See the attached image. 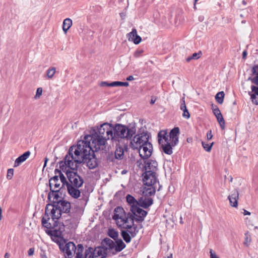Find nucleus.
Returning <instances> with one entry per match:
<instances>
[{
	"label": "nucleus",
	"instance_id": "nucleus-1",
	"mask_svg": "<svg viewBox=\"0 0 258 258\" xmlns=\"http://www.w3.org/2000/svg\"><path fill=\"white\" fill-rule=\"evenodd\" d=\"M94 151H96L90 142H88L87 140L80 141L77 146L70 147L69 152L64 157V161L59 163V167L63 170L66 166L71 170H77L78 165L84 163L90 169H94L98 165Z\"/></svg>",
	"mask_w": 258,
	"mask_h": 258
},
{
	"label": "nucleus",
	"instance_id": "nucleus-2",
	"mask_svg": "<svg viewBox=\"0 0 258 258\" xmlns=\"http://www.w3.org/2000/svg\"><path fill=\"white\" fill-rule=\"evenodd\" d=\"M113 131V126L108 123H104L100 126L94 137H89L91 138L90 142L95 151L103 150L106 141L109 139L112 141Z\"/></svg>",
	"mask_w": 258,
	"mask_h": 258
},
{
	"label": "nucleus",
	"instance_id": "nucleus-3",
	"mask_svg": "<svg viewBox=\"0 0 258 258\" xmlns=\"http://www.w3.org/2000/svg\"><path fill=\"white\" fill-rule=\"evenodd\" d=\"M143 196L144 197H149L154 195L156 188V173L151 171H145L143 173Z\"/></svg>",
	"mask_w": 258,
	"mask_h": 258
},
{
	"label": "nucleus",
	"instance_id": "nucleus-4",
	"mask_svg": "<svg viewBox=\"0 0 258 258\" xmlns=\"http://www.w3.org/2000/svg\"><path fill=\"white\" fill-rule=\"evenodd\" d=\"M61 215V213L55 204L53 205L47 204L45 207V215L41 220L42 225L47 229L50 228L51 224L48 222V221L50 219V217L53 221L56 222Z\"/></svg>",
	"mask_w": 258,
	"mask_h": 258
},
{
	"label": "nucleus",
	"instance_id": "nucleus-5",
	"mask_svg": "<svg viewBox=\"0 0 258 258\" xmlns=\"http://www.w3.org/2000/svg\"><path fill=\"white\" fill-rule=\"evenodd\" d=\"M136 133L135 128H128L126 126L117 124L113 127L112 142H119L123 139H130Z\"/></svg>",
	"mask_w": 258,
	"mask_h": 258
},
{
	"label": "nucleus",
	"instance_id": "nucleus-6",
	"mask_svg": "<svg viewBox=\"0 0 258 258\" xmlns=\"http://www.w3.org/2000/svg\"><path fill=\"white\" fill-rule=\"evenodd\" d=\"M158 142L161 145L163 151L166 154L171 155L172 153L171 143L168 141V137L166 136V132L161 131L158 135Z\"/></svg>",
	"mask_w": 258,
	"mask_h": 258
},
{
	"label": "nucleus",
	"instance_id": "nucleus-7",
	"mask_svg": "<svg viewBox=\"0 0 258 258\" xmlns=\"http://www.w3.org/2000/svg\"><path fill=\"white\" fill-rule=\"evenodd\" d=\"M75 170H67L66 174L69 180L67 185L75 186L76 187H81L84 183V179Z\"/></svg>",
	"mask_w": 258,
	"mask_h": 258
},
{
	"label": "nucleus",
	"instance_id": "nucleus-8",
	"mask_svg": "<svg viewBox=\"0 0 258 258\" xmlns=\"http://www.w3.org/2000/svg\"><path fill=\"white\" fill-rule=\"evenodd\" d=\"M149 135L147 132L138 134L134 136L131 142V147L134 149H138L142 145L149 141Z\"/></svg>",
	"mask_w": 258,
	"mask_h": 258
},
{
	"label": "nucleus",
	"instance_id": "nucleus-9",
	"mask_svg": "<svg viewBox=\"0 0 258 258\" xmlns=\"http://www.w3.org/2000/svg\"><path fill=\"white\" fill-rule=\"evenodd\" d=\"M132 214H128V219L133 218L137 222H142L147 214V212L140 208L139 206L130 208Z\"/></svg>",
	"mask_w": 258,
	"mask_h": 258
},
{
	"label": "nucleus",
	"instance_id": "nucleus-10",
	"mask_svg": "<svg viewBox=\"0 0 258 258\" xmlns=\"http://www.w3.org/2000/svg\"><path fill=\"white\" fill-rule=\"evenodd\" d=\"M112 218L115 220L117 226H124L125 221L129 219L128 217L125 216L123 209L120 207L115 208Z\"/></svg>",
	"mask_w": 258,
	"mask_h": 258
},
{
	"label": "nucleus",
	"instance_id": "nucleus-11",
	"mask_svg": "<svg viewBox=\"0 0 258 258\" xmlns=\"http://www.w3.org/2000/svg\"><path fill=\"white\" fill-rule=\"evenodd\" d=\"M140 157L143 159H148L152 154L153 147L152 144L148 141L138 149Z\"/></svg>",
	"mask_w": 258,
	"mask_h": 258
},
{
	"label": "nucleus",
	"instance_id": "nucleus-12",
	"mask_svg": "<svg viewBox=\"0 0 258 258\" xmlns=\"http://www.w3.org/2000/svg\"><path fill=\"white\" fill-rule=\"evenodd\" d=\"M125 225L123 226H118V227L126 229L125 230L128 232L132 237H135L138 232L137 227L133 226L134 225V219L133 218L129 219L125 221Z\"/></svg>",
	"mask_w": 258,
	"mask_h": 258
},
{
	"label": "nucleus",
	"instance_id": "nucleus-13",
	"mask_svg": "<svg viewBox=\"0 0 258 258\" xmlns=\"http://www.w3.org/2000/svg\"><path fill=\"white\" fill-rule=\"evenodd\" d=\"M49 183L52 195H53V192H58L62 187L56 176L51 178L49 179Z\"/></svg>",
	"mask_w": 258,
	"mask_h": 258
},
{
	"label": "nucleus",
	"instance_id": "nucleus-14",
	"mask_svg": "<svg viewBox=\"0 0 258 258\" xmlns=\"http://www.w3.org/2000/svg\"><path fill=\"white\" fill-rule=\"evenodd\" d=\"M179 134V128L178 127H175L169 133V136L166 134L168 137V141L171 143L173 146H175L178 142V135Z\"/></svg>",
	"mask_w": 258,
	"mask_h": 258
},
{
	"label": "nucleus",
	"instance_id": "nucleus-15",
	"mask_svg": "<svg viewBox=\"0 0 258 258\" xmlns=\"http://www.w3.org/2000/svg\"><path fill=\"white\" fill-rule=\"evenodd\" d=\"M55 204L61 213H68L70 212L71 204L69 202L66 200H60Z\"/></svg>",
	"mask_w": 258,
	"mask_h": 258
},
{
	"label": "nucleus",
	"instance_id": "nucleus-16",
	"mask_svg": "<svg viewBox=\"0 0 258 258\" xmlns=\"http://www.w3.org/2000/svg\"><path fill=\"white\" fill-rule=\"evenodd\" d=\"M76 246L72 242H69L66 243L63 248V251L68 258H71L73 257V254L76 252Z\"/></svg>",
	"mask_w": 258,
	"mask_h": 258
},
{
	"label": "nucleus",
	"instance_id": "nucleus-17",
	"mask_svg": "<svg viewBox=\"0 0 258 258\" xmlns=\"http://www.w3.org/2000/svg\"><path fill=\"white\" fill-rule=\"evenodd\" d=\"M126 37L129 41L133 42L135 44H139L142 41L141 37L137 34V31L135 28L128 33Z\"/></svg>",
	"mask_w": 258,
	"mask_h": 258
},
{
	"label": "nucleus",
	"instance_id": "nucleus-18",
	"mask_svg": "<svg viewBox=\"0 0 258 258\" xmlns=\"http://www.w3.org/2000/svg\"><path fill=\"white\" fill-rule=\"evenodd\" d=\"M145 171H153L156 173L157 170L158 163L154 160H149L145 161Z\"/></svg>",
	"mask_w": 258,
	"mask_h": 258
},
{
	"label": "nucleus",
	"instance_id": "nucleus-19",
	"mask_svg": "<svg viewBox=\"0 0 258 258\" xmlns=\"http://www.w3.org/2000/svg\"><path fill=\"white\" fill-rule=\"evenodd\" d=\"M239 193L237 189H234L231 194L228 196L230 205L233 207H237L238 206V200Z\"/></svg>",
	"mask_w": 258,
	"mask_h": 258
},
{
	"label": "nucleus",
	"instance_id": "nucleus-20",
	"mask_svg": "<svg viewBox=\"0 0 258 258\" xmlns=\"http://www.w3.org/2000/svg\"><path fill=\"white\" fill-rule=\"evenodd\" d=\"M138 202V206L147 209L153 204V201L151 198L141 197L139 199Z\"/></svg>",
	"mask_w": 258,
	"mask_h": 258
},
{
	"label": "nucleus",
	"instance_id": "nucleus-21",
	"mask_svg": "<svg viewBox=\"0 0 258 258\" xmlns=\"http://www.w3.org/2000/svg\"><path fill=\"white\" fill-rule=\"evenodd\" d=\"M67 190L69 195L75 199L78 198L81 195L80 187H76L75 186L67 185Z\"/></svg>",
	"mask_w": 258,
	"mask_h": 258
},
{
	"label": "nucleus",
	"instance_id": "nucleus-22",
	"mask_svg": "<svg viewBox=\"0 0 258 258\" xmlns=\"http://www.w3.org/2000/svg\"><path fill=\"white\" fill-rule=\"evenodd\" d=\"M107 254V253L104 247H97L94 249V258H104Z\"/></svg>",
	"mask_w": 258,
	"mask_h": 258
},
{
	"label": "nucleus",
	"instance_id": "nucleus-23",
	"mask_svg": "<svg viewBox=\"0 0 258 258\" xmlns=\"http://www.w3.org/2000/svg\"><path fill=\"white\" fill-rule=\"evenodd\" d=\"M251 91L248 92L252 102L256 105L258 104V87L254 85L251 87Z\"/></svg>",
	"mask_w": 258,
	"mask_h": 258
},
{
	"label": "nucleus",
	"instance_id": "nucleus-24",
	"mask_svg": "<svg viewBox=\"0 0 258 258\" xmlns=\"http://www.w3.org/2000/svg\"><path fill=\"white\" fill-rule=\"evenodd\" d=\"M103 246L105 248L106 252L108 250L111 251L114 250L115 242L111 239L106 238H105L102 242Z\"/></svg>",
	"mask_w": 258,
	"mask_h": 258
},
{
	"label": "nucleus",
	"instance_id": "nucleus-25",
	"mask_svg": "<svg viewBox=\"0 0 258 258\" xmlns=\"http://www.w3.org/2000/svg\"><path fill=\"white\" fill-rule=\"evenodd\" d=\"M30 155V151H27L17 158L14 163V167L19 166L22 163L25 161Z\"/></svg>",
	"mask_w": 258,
	"mask_h": 258
},
{
	"label": "nucleus",
	"instance_id": "nucleus-26",
	"mask_svg": "<svg viewBox=\"0 0 258 258\" xmlns=\"http://www.w3.org/2000/svg\"><path fill=\"white\" fill-rule=\"evenodd\" d=\"M73 25V21L70 18H66L65 19L62 23V30L63 33L66 34L70 29V28L72 27Z\"/></svg>",
	"mask_w": 258,
	"mask_h": 258
},
{
	"label": "nucleus",
	"instance_id": "nucleus-27",
	"mask_svg": "<svg viewBox=\"0 0 258 258\" xmlns=\"http://www.w3.org/2000/svg\"><path fill=\"white\" fill-rule=\"evenodd\" d=\"M54 176H56L57 178L59 177L60 180V182L62 183V186H63L65 184L67 185V183H69V182L67 181L66 177L60 170L55 169L54 170Z\"/></svg>",
	"mask_w": 258,
	"mask_h": 258
},
{
	"label": "nucleus",
	"instance_id": "nucleus-28",
	"mask_svg": "<svg viewBox=\"0 0 258 258\" xmlns=\"http://www.w3.org/2000/svg\"><path fill=\"white\" fill-rule=\"evenodd\" d=\"M125 244L121 239H117L115 242L114 250L120 252L125 247Z\"/></svg>",
	"mask_w": 258,
	"mask_h": 258
},
{
	"label": "nucleus",
	"instance_id": "nucleus-29",
	"mask_svg": "<svg viewBox=\"0 0 258 258\" xmlns=\"http://www.w3.org/2000/svg\"><path fill=\"white\" fill-rule=\"evenodd\" d=\"M126 200L127 203L130 206V208L138 206V201H137L136 199L131 195H127L126 196Z\"/></svg>",
	"mask_w": 258,
	"mask_h": 258
},
{
	"label": "nucleus",
	"instance_id": "nucleus-30",
	"mask_svg": "<svg viewBox=\"0 0 258 258\" xmlns=\"http://www.w3.org/2000/svg\"><path fill=\"white\" fill-rule=\"evenodd\" d=\"M84 250V247L83 245L81 244H79L76 247V250L75 253L76 254V255L75 258H84L83 252Z\"/></svg>",
	"mask_w": 258,
	"mask_h": 258
},
{
	"label": "nucleus",
	"instance_id": "nucleus-31",
	"mask_svg": "<svg viewBox=\"0 0 258 258\" xmlns=\"http://www.w3.org/2000/svg\"><path fill=\"white\" fill-rule=\"evenodd\" d=\"M46 73L47 79H52L56 73V68L53 67H49Z\"/></svg>",
	"mask_w": 258,
	"mask_h": 258
},
{
	"label": "nucleus",
	"instance_id": "nucleus-32",
	"mask_svg": "<svg viewBox=\"0 0 258 258\" xmlns=\"http://www.w3.org/2000/svg\"><path fill=\"white\" fill-rule=\"evenodd\" d=\"M121 235L123 240L126 242L129 243L131 242V238L132 237L127 231L125 230H122L121 232Z\"/></svg>",
	"mask_w": 258,
	"mask_h": 258
},
{
	"label": "nucleus",
	"instance_id": "nucleus-33",
	"mask_svg": "<svg viewBox=\"0 0 258 258\" xmlns=\"http://www.w3.org/2000/svg\"><path fill=\"white\" fill-rule=\"evenodd\" d=\"M124 155V151L122 148H117L115 152V158L117 159H121Z\"/></svg>",
	"mask_w": 258,
	"mask_h": 258
},
{
	"label": "nucleus",
	"instance_id": "nucleus-34",
	"mask_svg": "<svg viewBox=\"0 0 258 258\" xmlns=\"http://www.w3.org/2000/svg\"><path fill=\"white\" fill-rule=\"evenodd\" d=\"M84 258H94V249L92 247H89L85 250Z\"/></svg>",
	"mask_w": 258,
	"mask_h": 258
},
{
	"label": "nucleus",
	"instance_id": "nucleus-35",
	"mask_svg": "<svg viewBox=\"0 0 258 258\" xmlns=\"http://www.w3.org/2000/svg\"><path fill=\"white\" fill-rule=\"evenodd\" d=\"M224 93L223 91L218 92L215 96V99L218 103L222 104L223 102Z\"/></svg>",
	"mask_w": 258,
	"mask_h": 258
},
{
	"label": "nucleus",
	"instance_id": "nucleus-36",
	"mask_svg": "<svg viewBox=\"0 0 258 258\" xmlns=\"http://www.w3.org/2000/svg\"><path fill=\"white\" fill-rule=\"evenodd\" d=\"M108 235L114 240H116L118 236V233L113 229H109L108 231Z\"/></svg>",
	"mask_w": 258,
	"mask_h": 258
},
{
	"label": "nucleus",
	"instance_id": "nucleus-37",
	"mask_svg": "<svg viewBox=\"0 0 258 258\" xmlns=\"http://www.w3.org/2000/svg\"><path fill=\"white\" fill-rule=\"evenodd\" d=\"M217 121H218L222 129H224L225 128V121L223 117L222 114H220L218 116H216Z\"/></svg>",
	"mask_w": 258,
	"mask_h": 258
},
{
	"label": "nucleus",
	"instance_id": "nucleus-38",
	"mask_svg": "<svg viewBox=\"0 0 258 258\" xmlns=\"http://www.w3.org/2000/svg\"><path fill=\"white\" fill-rule=\"evenodd\" d=\"M56 233H57V232H54L53 234H52L51 235V239L53 241H54L56 243L59 244L62 241V238H61V237L58 236L56 234Z\"/></svg>",
	"mask_w": 258,
	"mask_h": 258
},
{
	"label": "nucleus",
	"instance_id": "nucleus-39",
	"mask_svg": "<svg viewBox=\"0 0 258 258\" xmlns=\"http://www.w3.org/2000/svg\"><path fill=\"white\" fill-rule=\"evenodd\" d=\"M251 237L250 235L248 234V232H246L245 233V237H244V245L246 246H248L251 242Z\"/></svg>",
	"mask_w": 258,
	"mask_h": 258
},
{
	"label": "nucleus",
	"instance_id": "nucleus-40",
	"mask_svg": "<svg viewBox=\"0 0 258 258\" xmlns=\"http://www.w3.org/2000/svg\"><path fill=\"white\" fill-rule=\"evenodd\" d=\"M201 53H194L191 56L186 58V60L187 62L190 61L192 59H197L200 58Z\"/></svg>",
	"mask_w": 258,
	"mask_h": 258
},
{
	"label": "nucleus",
	"instance_id": "nucleus-41",
	"mask_svg": "<svg viewBox=\"0 0 258 258\" xmlns=\"http://www.w3.org/2000/svg\"><path fill=\"white\" fill-rule=\"evenodd\" d=\"M248 80L251 81L253 84L257 86L256 87H258V75L254 77H250L248 78Z\"/></svg>",
	"mask_w": 258,
	"mask_h": 258
},
{
	"label": "nucleus",
	"instance_id": "nucleus-42",
	"mask_svg": "<svg viewBox=\"0 0 258 258\" xmlns=\"http://www.w3.org/2000/svg\"><path fill=\"white\" fill-rule=\"evenodd\" d=\"M202 146L203 148L207 152H210L211 150V146H209V144L204 142H202Z\"/></svg>",
	"mask_w": 258,
	"mask_h": 258
},
{
	"label": "nucleus",
	"instance_id": "nucleus-43",
	"mask_svg": "<svg viewBox=\"0 0 258 258\" xmlns=\"http://www.w3.org/2000/svg\"><path fill=\"white\" fill-rule=\"evenodd\" d=\"M212 110L213 112L215 115V116H218V115L221 113L220 109L217 106H213Z\"/></svg>",
	"mask_w": 258,
	"mask_h": 258
},
{
	"label": "nucleus",
	"instance_id": "nucleus-44",
	"mask_svg": "<svg viewBox=\"0 0 258 258\" xmlns=\"http://www.w3.org/2000/svg\"><path fill=\"white\" fill-rule=\"evenodd\" d=\"M14 174V170L13 169H9L7 171V177L9 179H11Z\"/></svg>",
	"mask_w": 258,
	"mask_h": 258
},
{
	"label": "nucleus",
	"instance_id": "nucleus-45",
	"mask_svg": "<svg viewBox=\"0 0 258 258\" xmlns=\"http://www.w3.org/2000/svg\"><path fill=\"white\" fill-rule=\"evenodd\" d=\"M252 73L255 76H258V64L254 65L252 68Z\"/></svg>",
	"mask_w": 258,
	"mask_h": 258
},
{
	"label": "nucleus",
	"instance_id": "nucleus-46",
	"mask_svg": "<svg viewBox=\"0 0 258 258\" xmlns=\"http://www.w3.org/2000/svg\"><path fill=\"white\" fill-rule=\"evenodd\" d=\"M182 111H183L182 116L186 119H188L190 117V114H189L187 109H186L185 110H183Z\"/></svg>",
	"mask_w": 258,
	"mask_h": 258
},
{
	"label": "nucleus",
	"instance_id": "nucleus-47",
	"mask_svg": "<svg viewBox=\"0 0 258 258\" xmlns=\"http://www.w3.org/2000/svg\"><path fill=\"white\" fill-rule=\"evenodd\" d=\"M112 82L108 83L107 82H101L100 84L101 87H112Z\"/></svg>",
	"mask_w": 258,
	"mask_h": 258
},
{
	"label": "nucleus",
	"instance_id": "nucleus-48",
	"mask_svg": "<svg viewBox=\"0 0 258 258\" xmlns=\"http://www.w3.org/2000/svg\"><path fill=\"white\" fill-rule=\"evenodd\" d=\"M51 196L54 197V200L55 199L56 200H57L58 198L59 197L57 192H53V195H52V191L50 192L48 194V199H50Z\"/></svg>",
	"mask_w": 258,
	"mask_h": 258
},
{
	"label": "nucleus",
	"instance_id": "nucleus-49",
	"mask_svg": "<svg viewBox=\"0 0 258 258\" xmlns=\"http://www.w3.org/2000/svg\"><path fill=\"white\" fill-rule=\"evenodd\" d=\"M143 51H144L142 49L137 50L134 52V56L137 58L141 56V54L143 52Z\"/></svg>",
	"mask_w": 258,
	"mask_h": 258
},
{
	"label": "nucleus",
	"instance_id": "nucleus-50",
	"mask_svg": "<svg viewBox=\"0 0 258 258\" xmlns=\"http://www.w3.org/2000/svg\"><path fill=\"white\" fill-rule=\"evenodd\" d=\"M42 93V89L41 88H38L36 91L35 98H39Z\"/></svg>",
	"mask_w": 258,
	"mask_h": 258
},
{
	"label": "nucleus",
	"instance_id": "nucleus-51",
	"mask_svg": "<svg viewBox=\"0 0 258 258\" xmlns=\"http://www.w3.org/2000/svg\"><path fill=\"white\" fill-rule=\"evenodd\" d=\"M210 258H219V256L216 254V253L211 249L210 250Z\"/></svg>",
	"mask_w": 258,
	"mask_h": 258
},
{
	"label": "nucleus",
	"instance_id": "nucleus-52",
	"mask_svg": "<svg viewBox=\"0 0 258 258\" xmlns=\"http://www.w3.org/2000/svg\"><path fill=\"white\" fill-rule=\"evenodd\" d=\"M180 108L181 110H185L187 109L184 98H182V102L181 103Z\"/></svg>",
	"mask_w": 258,
	"mask_h": 258
},
{
	"label": "nucleus",
	"instance_id": "nucleus-53",
	"mask_svg": "<svg viewBox=\"0 0 258 258\" xmlns=\"http://www.w3.org/2000/svg\"><path fill=\"white\" fill-rule=\"evenodd\" d=\"M112 87L122 86V82L115 81L112 82Z\"/></svg>",
	"mask_w": 258,
	"mask_h": 258
},
{
	"label": "nucleus",
	"instance_id": "nucleus-54",
	"mask_svg": "<svg viewBox=\"0 0 258 258\" xmlns=\"http://www.w3.org/2000/svg\"><path fill=\"white\" fill-rule=\"evenodd\" d=\"M213 137V135L212 134V131L210 130L208 132V133H207V139L208 140H210L211 139H212Z\"/></svg>",
	"mask_w": 258,
	"mask_h": 258
},
{
	"label": "nucleus",
	"instance_id": "nucleus-55",
	"mask_svg": "<svg viewBox=\"0 0 258 258\" xmlns=\"http://www.w3.org/2000/svg\"><path fill=\"white\" fill-rule=\"evenodd\" d=\"M34 248H31L28 251V254L29 256H31L34 254Z\"/></svg>",
	"mask_w": 258,
	"mask_h": 258
},
{
	"label": "nucleus",
	"instance_id": "nucleus-56",
	"mask_svg": "<svg viewBox=\"0 0 258 258\" xmlns=\"http://www.w3.org/2000/svg\"><path fill=\"white\" fill-rule=\"evenodd\" d=\"M134 80V78L133 76H129L127 78H126V80L127 81H133Z\"/></svg>",
	"mask_w": 258,
	"mask_h": 258
},
{
	"label": "nucleus",
	"instance_id": "nucleus-57",
	"mask_svg": "<svg viewBox=\"0 0 258 258\" xmlns=\"http://www.w3.org/2000/svg\"><path fill=\"white\" fill-rule=\"evenodd\" d=\"M129 86V83L127 82H122V86L127 87Z\"/></svg>",
	"mask_w": 258,
	"mask_h": 258
},
{
	"label": "nucleus",
	"instance_id": "nucleus-58",
	"mask_svg": "<svg viewBox=\"0 0 258 258\" xmlns=\"http://www.w3.org/2000/svg\"><path fill=\"white\" fill-rule=\"evenodd\" d=\"M247 55V52L246 51H244L242 53V57L243 58L245 59L246 56Z\"/></svg>",
	"mask_w": 258,
	"mask_h": 258
},
{
	"label": "nucleus",
	"instance_id": "nucleus-59",
	"mask_svg": "<svg viewBox=\"0 0 258 258\" xmlns=\"http://www.w3.org/2000/svg\"><path fill=\"white\" fill-rule=\"evenodd\" d=\"M243 214L244 215H249L250 213L245 210H244Z\"/></svg>",
	"mask_w": 258,
	"mask_h": 258
},
{
	"label": "nucleus",
	"instance_id": "nucleus-60",
	"mask_svg": "<svg viewBox=\"0 0 258 258\" xmlns=\"http://www.w3.org/2000/svg\"><path fill=\"white\" fill-rule=\"evenodd\" d=\"M10 257V254L9 253H6L4 256L5 258H9Z\"/></svg>",
	"mask_w": 258,
	"mask_h": 258
},
{
	"label": "nucleus",
	"instance_id": "nucleus-61",
	"mask_svg": "<svg viewBox=\"0 0 258 258\" xmlns=\"http://www.w3.org/2000/svg\"><path fill=\"white\" fill-rule=\"evenodd\" d=\"M48 159L47 158H45V161H44V168L46 166V163H47V162L48 161Z\"/></svg>",
	"mask_w": 258,
	"mask_h": 258
},
{
	"label": "nucleus",
	"instance_id": "nucleus-62",
	"mask_svg": "<svg viewBox=\"0 0 258 258\" xmlns=\"http://www.w3.org/2000/svg\"><path fill=\"white\" fill-rule=\"evenodd\" d=\"M204 17L203 16H200L199 18V20L200 22H202L204 20Z\"/></svg>",
	"mask_w": 258,
	"mask_h": 258
},
{
	"label": "nucleus",
	"instance_id": "nucleus-63",
	"mask_svg": "<svg viewBox=\"0 0 258 258\" xmlns=\"http://www.w3.org/2000/svg\"><path fill=\"white\" fill-rule=\"evenodd\" d=\"M127 170H123L122 171H121V174H125L127 173Z\"/></svg>",
	"mask_w": 258,
	"mask_h": 258
},
{
	"label": "nucleus",
	"instance_id": "nucleus-64",
	"mask_svg": "<svg viewBox=\"0 0 258 258\" xmlns=\"http://www.w3.org/2000/svg\"><path fill=\"white\" fill-rule=\"evenodd\" d=\"M165 258H172V254L170 253L169 255L165 257Z\"/></svg>",
	"mask_w": 258,
	"mask_h": 258
}]
</instances>
